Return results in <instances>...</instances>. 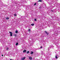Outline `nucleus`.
<instances>
[{
	"instance_id": "f03ea898",
	"label": "nucleus",
	"mask_w": 60,
	"mask_h": 60,
	"mask_svg": "<svg viewBox=\"0 0 60 60\" xmlns=\"http://www.w3.org/2000/svg\"><path fill=\"white\" fill-rule=\"evenodd\" d=\"M9 33L10 34L11 36H12V33L10 32H9Z\"/></svg>"
},
{
	"instance_id": "aec40b11",
	"label": "nucleus",
	"mask_w": 60,
	"mask_h": 60,
	"mask_svg": "<svg viewBox=\"0 0 60 60\" xmlns=\"http://www.w3.org/2000/svg\"><path fill=\"white\" fill-rule=\"evenodd\" d=\"M34 20L35 21H37V20H36V19H35Z\"/></svg>"
},
{
	"instance_id": "f3484780",
	"label": "nucleus",
	"mask_w": 60,
	"mask_h": 60,
	"mask_svg": "<svg viewBox=\"0 0 60 60\" xmlns=\"http://www.w3.org/2000/svg\"><path fill=\"white\" fill-rule=\"evenodd\" d=\"M18 44H19V43H17L16 44V45H18Z\"/></svg>"
},
{
	"instance_id": "6e6552de",
	"label": "nucleus",
	"mask_w": 60,
	"mask_h": 60,
	"mask_svg": "<svg viewBox=\"0 0 60 60\" xmlns=\"http://www.w3.org/2000/svg\"><path fill=\"white\" fill-rule=\"evenodd\" d=\"M38 2H42V0H39Z\"/></svg>"
},
{
	"instance_id": "6ab92c4d",
	"label": "nucleus",
	"mask_w": 60,
	"mask_h": 60,
	"mask_svg": "<svg viewBox=\"0 0 60 60\" xmlns=\"http://www.w3.org/2000/svg\"><path fill=\"white\" fill-rule=\"evenodd\" d=\"M36 3H35L34 4V5H36Z\"/></svg>"
},
{
	"instance_id": "39448f33",
	"label": "nucleus",
	"mask_w": 60,
	"mask_h": 60,
	"mask_svg": "<svg viewBox=\"0 0 60 60\" xmlns=\"http://www.w3.org/2000/svg\"><path fill=\"white\" fill-rule=\"evenodd\" d=\"M29 59H30V60H32V58L31 57H30L29 58Z\"/></svg>"
},
{
	"instance_id": "9b49d317",
	"label": "nucleus",
	"mask_w": 60,
	"mask_h": 60,
	"mask_svg": "<svg viewBox=\"0 0 60 60\" xmlns=\"http://www.w3.org/2000/svg\"><path fill=\"white\" fill-rule=\"evenodd\" d=\"M9 19V17H7L6 18V19Z\"/></svg>"
},
{
	"instance_id": "20e7f679",
	"label": "nucleus",
	"mask_w": 60,
	"mask_h": 60,
	"mask_svg": "<svg viewBox=\"0 0 60 60\" xmlns=\"http://www.w3.org/2000/svg\"><path fill=\"white\" fill-rule=\"evenodd\" d=\"M45 32L46 33V34H47V35H48V34H49V33H48V32H47V31H45Z\"/></svg>"
},
{
	"instance_id": "5701e85b",
	"label": "nucleus",
	"mask_w": 60,
	"mask_h": 60,
	"mask_svg": "<svg viewBox=\"0 0 60 60\" xmlns=\"http://www.w3.org/2000/svg\"><path fill=\"white\" fill-rule=\"evenodd\" d=\"M14 15H16V14H14Z\"/></svg>"
},
{
	"instance_id": "a211bd4d",
	"label": "nucleus",
	"mask_w": 60,
	"mask_h": 60,
	"mask_svg": "<svg viewBox=\"0 0 60 60\" xmlns=\"http://www.w3.org/2000/svg\"><path fill=\"white\" fill-rule=\"evenodd\" d=\"M30 30H31L30 29H29V30H28V31H30Z\"/></svg>"
},
{
	"instance_id": "a878e982",
	"label": "nucleus",
	"mask_w": 60,
	"mask_h": 60,
	"mask_svg": "<svg viewBox=\"0 0 60 60\" xmlns=\"http://www.w3.org/2000/svg\"><path fill=\"white\" fill-rule=\"evenodd\" d=\"M15 16H16V15H15Z\"/></svg>"
},
{
	"instance_id": "412c9836",
	"label": "nucleus",
	"mask_w": 60,
	"mask_h": 60,
	"mask_svg": "<svg viewBox=\"0 0 60 60\" xmlns=\"http://www.w3.org/2000/svg\"><path fill=\"white\" fill-rule=\"evenodd\" d=\"M17 51H18V49H17L16 50V52H17Z\"/></svg>"
},
{
	"instance_id": "7ed1b4c3",
	"label": "nucleus",
	"mask_w": 60,
	"mask_h": 60,
	"mask_svg": "<svg viewBox=\"0 0 60 60\" xmlns=\"http://www.w3.org/2000/svg\"><path fill=\"white\" fill-rule=\"evenodd\" d=\"M26 58V57H24L23 58H22L21 59V60H25V59Z\"/></svg>"
},
{
	"instance_id": "4be33fe9",
	"label": "nucleus",
	"mask_w": 60,
	"mask_h": 60,
	"mask_svg": "<svg viewBox=\"0 0 60 60\" xmlns=\"http://www.w3.org/2000/svg\"><path fill=\"white\" fill-rule=\"evenodd\" d=\"M40 48H41V49H42V46H41Z\"/></svg>"
},
{
	"instance_id": "f257e3e1",
	"label": "nucleus",
	"mask_w": 60,
	"mask_h": 60,
	"mask_svg": "<svg viewBox=\"0 0 60 60\" xmlns=\"http://www.w3.org/2000/svg\"><path fill=\"white\" fill-rule=\"evenodd\" d=\"M53 47H54V46H53V45H51L48 48V49H49V48H53Z\"/></svg>"
},
{
	"instance_id": "2eb2a0df",
	"label": "nucleus",
	"mask_w": 60,
	"mask_h": 60,
	"mask_svg": "<svg viewBox=\"0 0 60 60\" xmlns=\"http://www.w3.org/2000/svg\"><path fill=\"white\" fill-rule=\"evenodd\" d=\"M8 49H9V48L8 47H7V48L6 49V50H8Z\"/></svg>"
},
{
	"instance_id": "bb28decb",
	"label": "nucleus",
	"mask_w": 60,
	"mask_h": 60,
	"mask_svg": "<svg viewBox=\"0 0 60 60\" xmlns=\"http://www.w3.org/2000/svg\"><path fill=\"white\" fill-rule=\"evenodd\" d=\"M10 60H12V59H11Z\"/></svg>"
},
{
	"instance_id": "393cba45",
	"label": "nucleus",
	"mask_w": 60,
	"mask_h": 60,
	"mask_svg": "<svg viewBox=\"0 0 60 60\" xmlns=\"http://www.w3.org/2000/svg\"><path fill=\"white\" fill-rule=\"evenodd\" d=\"M2 56H3V55H2Z\"/></svg>"
},
{
	"instance_id": "1a4fd4ad",
	"label": "nucleus",
	"mask_w": 60,
	"mask_h": 60,
	"mask_svg": "<svg viewBox=\"0 0 60 60\" xmlns=\"http://www.w3.org/2000/svg\"><path fill=\"white\" fill-rule=\"evenodd\" d=\"M1 42L2 44H4V42L3 41H2Z\"/></svg>"
},
{
	"instance_id": "9d476101",
	"label": "nucleus",
	"mask_w": 60,
	"mask_h": 60,
	"mask_svg": "<svg viewBox=\"0 0 60 60\" xmlns=\"http://www.w3.org/2000/svg\"><path fill=\"white\" fill-rule=\"evenodd\" d=\"M18 33V31H17V30L16 31H15V33L16 34H17Z\"/></svg>"
},
{
	"instance_id": "423d86ee",
	"label": "nucleus",
	"mask_w": 60,
	"mask_h": 60,
	"mask_svg": "<svg viewBox=\"0 0 60 60\" xmlns=\"http://www.w3.org/2000/svg\"><path fill=\"white\" fill-rule=\"evenodd\" d=\"M26 50H25L23 51V53H24V52H26Z\"/></svg>"
},
{
	"instance_id": "ddd939ff",
	"label": "nucleus",
	"mask_w": 60,
	"mask_h": 60,
	"mask_svg": "<svg viewBox=\"0 0 60 60\" xmlns=\"http://www.w3.org/2000/svg\"><path fill=\"white\" fill-rule=\"evenodd\" d=\"M46 58H47V59H49V56H47L46 57Z\"/></svg>"
},
{
	"instance_id": "4468645a",
	"label": "nucleus",
	"mask_w": 60,
	"mask_h": 60,
	"mask_svg": "<svg viewBox=\"0 0 60 60\" xmlns=\"http://www.w3.org/2000/svg\"><path fill=\"white\" fill-rule=\"evenodd\" d=\"M31 25L32 26H34V24H31Z\"/></svg>"
},
{
	"instance_id": "0eeeda50",
	"label": "nucleus",
	"mask_w": 60,
	"mask_h": 60,
	"mask_svg": "<svg viewBox=\"0 0 60 60\" xmlns=\"http://www.w3.org/2000/svg\"><path fill=\"white\" fill-rule=\"evenodd\" d=\"M55 58L56 59H57V58H58V57H57V55H56Z\"/></svg>"
},
{
	"instance_id": "f8f14e48",
	"label": "nucleus",
	"mask_w": 60,
	"mask_h": 60,
	"mask_svg": "<svg viewBox=\"0 0 60 60\" xmlns=\"http://www.w3.org/2000/svg\"><path fill=\"white\" fill-rule=\"evenodd\" d=\"M34 53V52H31V54H33Z\"/></svg>"
},
{
	"instance_id": "b1692460",
	"label": "nucleus",
	"mask_w": 60,
	"mask_h": 60,
	"mask_svg": "<svg viewBox=\"0 0 60 60\" xmlns=\"http://www.w3.org/2000/svg\"><path fill=\"white\" fill-rule=\"evenodd\" d=\"M50 52H49V55L50 54Z\"/></svg>"
},
{
	"instance_id": "dca6fc26",
	"label": "nucleus",
	"mask_w": 60,
	"mask_h": 60,
	"mask_svg": "<svg viewBox=\"0 0 60 60\" xmlns=\"http://www.w3.org/2000/svg\"><path fill=\"white\" fill-rule=\"evenodd\" d=\"M30 52L29 51H28L27 52V54H28V53H29Z\"/></svg>"
}]
</instances>
